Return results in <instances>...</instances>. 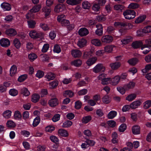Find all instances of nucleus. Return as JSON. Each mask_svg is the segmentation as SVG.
Listing matches in <instances>:
<instances>
[{"label":"nucleus","instance_id":"30","mask_svg":"<svg viewBox=\"0 0 151 151\" xmlns=\"http://www.w3.org/2000/svg\"><path fill=\"white\" fill-rule=\"evenodd\" d=\"M132 37L130 36H129L124 39L121 40V42L123 44H127L132 41Z\"/></svg>","mask_w":151,"mask_h":151},{"label":"nucleus","instance_id":"40","mask_svg":"<svg viewBox=\"0 0 151 151\" xmlns=\"http://www.w3.org/2000/svg\"><path fill=\"white\" fill-rule=\"evenodd\" d=\"M40 121V118L39 116H37L34 120L32 125L34 127H35L39 124Z\"/></svg>","mask_w":151,"mask_h":151},{"label":"nucleus","instance_id":"25","mask_svg":"<svg viewBox=\"0 0 151 151\" xmlns=\"http://www.w3.org/2000/svg\"><path fill=\"white\" fill-rule=\"evenodd\" d=\"M40 99V96L38 94L35 93L32 96V101L35 103L38 102Z\"/></svg>","mask_w":151,"mask_h":151},{"label":"nucleus","instance_id":"22","mask_svg":"<svg viewBox=\"0 0 151 151\" xmlns=\"http://www.w3.org/2000/svg\"><path fill=\"white\" fill-rule=\"evenodd\" d=\"M97 59V58L96 57H92L88 59L86 61V63L88 66H90L96 63Z\"/></svg>","mask_w":151,"mask_h":151},{"label":"nucleus","instance_id":"29","mask_svg":"<svg viewBox=\"0 0 151 151\" xmlns=\"http://www.w3.org/2000/svg\"><path fill=\"white\" fill-rule=\"evenodd\" d=\"M82 63V61L79 59L76 60L71 62V65H74L77 67L80 66Z\"/></svg>","mask_w":151,"mask_h":151},{"label":"nucleus","instance_id":"39","mask_svg":"<svg viewBox=\"0 0 151 151\" xmlns=\"http://www.w3.org/2000/svg\"><path fill=\"white\" fill-rule=\"evenodd\" d=\"M72 124V122L70 121H66L64 122L62 125L63 128H68L70 127Z\"/></svg>","mask_w":151,"mask_h":151},{"label":"nucleus","instance_id":"19","mask_svg":"<svg viewBox=\"0 0 151 151\" xmlns=\"http://www.w3.org/2000/svg\"><path fill=\"white\" fill-rule=\"evenodd\" d=\"M58 133L61 136L64 137H67L68 136V131L65 129H60L58 130Z\"/></svg>","mask_w":151,"mask_h":151},{"label":"nucleus","instance_id":"34","mask_svg":"<svg viewBox=\"0 0 151 151\" xmlns=\"http://www.w3.org/2000/svg\"><path fill=\"white\" fill-rule=\"evenodd\" d=\"M28 27L30 28H34L35 27L36 22L33 20H28L27 22Z\"/></svg>","mask_w":151,"mask_h":151},{"label":"nucleus","instance_id":"44","mask_svg":"<svg viewBox=\"0 0 151 151\" xmlns=\"http://www.w3.org/2000/svg\"><path fill=\"white\" fill-rule=\"evenodd\" d=\"M113 49V47L112 45H108L105 46L104 47L105 52H106L108 53L111 52Z\"/></svg>","mask_w":151,"mask_h":151},{"label":"nucleus","instance_id":"12","mask_svg":"<svg viewBox=\"0 0 151 151\" xmlns=\"http://www.w3.org/2000/svg\"><path fill=\"white\" fill-rule=\"evenodd\" d=\"M120 80V77L118 76L114 77L113 78H111L110 83L113 86H115L119 83Z\"/></svg>","mask_w":151,"mask_h":151},{"label":"nucleus","instance_id":"2","mask_svg":"<svg viewBox=\"0 0 151 151\" xmlns=\"http://www.w3.org/2000/svg\"><path fill=\"white\" fill-rule=\"evenodd\" d=\"M136 13L133 10H128L125 11L123 13V15L125 19H131L134 18L135 16Z\"/></svg>","mask_w":151,"mask_h":151},{"label":"nucleus","instance_id":"17","mask_svg":"<svg viewBox=\"0 0 151 151\" xmlns=\"http://www.w3.org/2000/svg\"><path fill=\"white\" fill-rule=\"evenodd\" d=\"M1 6L4 11H9L11 9L10 4L7 3H3L1 4Z\"/></svg>","mask_w":151,"mask_h":151},{"label":"nucleus","instance_id":"52","mask_svg":"<svg viewBox=\"0 0 151 151\" xmlns=\"http://www.w3.org/2000/svg\"><path fill=\"white\" fill-rule=\"evenodd\" d=\"M114 7L115 10L119 12H121L123 9L124 6L122 5H116L114 6Z\"/></svg>","mask_w":151,"mask_h":151},{"label":"nucleus","instance_id":"55","mask_svg":"<svg viewBox=\"0 0 151 151\" xmlns=\"http://www.w3.org/2000/svg\"><path fill=\"white\" fill-rule=\"evenodd\" d=\"M91 54L92 53L90 51L86 52L84 53L83 57L84 58L87 59L91 56Z\"/></svg>","mask_w":151,"mask_h":151},{"label":"nucleus","instance_id":"37","mask_svg":"<svg viewBox=\"0 0 151 151\" xmlns=\"http://www.w3.org/2000/svg\"><path fill=\"white\" fill-rule=\"evenodd\" d=\"M111 78H107L106 77L104 79L102 80L101 83L103 85H107L109 83H110L111 82Z\"/></svg>","mask_w":151,"mask_h":151},{"label":"nucleus","instance_id":"57","mask_svg":"<svg viewBox=\"0 0 151 151\" xmlns=\"http://www.w3.org/2000/svg\"><path fill=\"white\" fill-rule=\"evenodd\" d=\"M14 116L15 119H19L22 117V115L18 111H16L15 112Z\"/></svg>","mask_w":151,"mask_h":151},{"label":"nucleus","instance_id":"41","mask_svg":"<svg viewBox=\"0 0 151 151\" xmlns=\"http://www.w3.org/2000/svg\"><path fill=\"white\" fill-rule=\"evenodd\" d=\"M136 96L137 95L135 94H131L126 97V99L129 101H132L136 98Z\"/></svg>","mask_w":151,"mask_h":151},{"label":"nucleus","instance_id":"4","mask_svg":"<svg viewBox=\"0 0 151 151\" xmlns=\"http://www.w3.org/2000/svg\"><path fill=\"white\" fill-rule=\"evenodd\" d=\"M105 70V68L101 63L97 64L93 69V71L95 73H97L101 71L104 72Z\"/></svg>","mask_w":151,"mask_h":151},{"label":"nucleus","instance_id":"49","mask_svg":"<svg viewBox=\"0 0 151 151\" xmlns=\"http://www.w3.org/2000/svg\"><path fill=\"white\" fill-rule=\"evenodd\" d=\"M6 125L8 127L12 128L16 126L15 123L12 121L9 120L6 123Z\"/></svg>","mask_w":151,"mask_h":151},{"label":"nucleus","instance_id":"59","mask_svg":"<svg viewBox=\"0 0 151 151\" xmlns=\"http://www.w3.org/2000/svg\"><path fill=\"white\" fill-rule=\"evenodd\" d=\"M44 75V73L43 71L40 70H38L37 72V73L36 74V76L39 78H40L42 77Z\"/></svg>","mask_w":151,"mask_h":151},{"label":"nucleus","instance_id":"20","mask_svg":"<svg viewBox=\"0 0 151 151\" xmlns=\"http://www.w3.org/2000/svg\"><path fill=\"white\" fill-rule=\"evenodd\" d=\"M81 1L82 0H67L66 2L68 4L74 5L80 3Z\"/></svg>","mask_w":151,"mask_h":151},{"label":"nucleus","instance_id":"53","mask_svg":"<svg viewBox=\"0 0 151 151\" xmlns=\"http://www.w3.org/2000/svg\"><path fill=\"white\" fill-rule=\"evenodd\" d=\"M40 26L45 31L48 30L50 29V28L45 23H41L40 24Z\"/></svg>","mask_w":151,"mask_h":151},{"label":"nucleus","instance_id":"61","mask_svg":"<svg viewBox=\"0 0 151 151\" xmlns=\"http://www.w3.org/2000/svg\"><path fill=\"white\" fill-rule=\"evenodd\" d=\"M107 124L110 127H115L116 125V122L112 120L108 121Z\"/></svg>","mask_w":151,"mask_h":151},{"label":"nucleus","instance_id":"28","mask_svg":"<svg viewBox=\"0 0 151 151\" xmlns=\"http://www.w3.org/2000/svg\"><path fill=\"white\" fill-rule=\"evenodd\" d=\"M91 43L96 46H100L101 45L102 43L99 39H93L91 40Z\"/></svg>","mask_w":151,"mask_h":151},{"label":"nucleus","instance_id":"45","mask_svg":"<svg viewBox=\"0 0 151 151\" xmlns=\"http://www.w3.org/2000/svg\"><path fill=\"white\" fill-rule=\"evenodd\" d=\"M41 6L39 5H37L34 6L30 10V12H36L39 11L41 8Z\"/></svg>","mask_w":151,"mask_h":151},{"label":"nucleus","instance_id":"9","mask_svg":"<svg viewBox=\"0 0 151 151\" xmlns=\"http://www.w3.org/2000/svg\"><path fill=\"white\" fill-rule=\"evenodd\" d=\"M1 45L4 47H6L9 46L10 45V42L9 40L6 38H2L0 40Z\"/></svg>","mask_w":151,"mask_h":151},{"label":"nucleus","instance_id":"36","mask_svg":"<svg viewBox=\"0 0 151 151\" xmlns=\"http://www.w3.org/2000/svg\"><path fill=\"white\" fill-rule=\"evenodd\" d=\"M146 18V16L145 15H143L140 16L135 20V22L136 23H141L144 21Z\"/></svg>","mask_w":151,"mask_h":151},{"label":"nucleus","instance_id":"46","mask_svg":"<svg viewBox=\"0 0 151 151\" xmlns=\"http://www.w3.org/2000/svg\"><path fill=\"white\" fill-rule=\"evenodd\" d=\"M139 5L135 3H131L129 6L128 7L132 9H135L139 8Z\"/></svg>","mask_w":151,"mask_h":151},{"label":"nucleus","instance_id":"26","mask_svg":"<svg viewBox=\"0 0 151 151\" xmlns=\"http://www.w3.org/2000/svg\"><path fill=\"white\" fill-rule=\"evenodd\" d=\"M74 93L73 92L70 90H67L63 92V95L66 97H72L73 96Z\"/></svg>","mask_w":151,"mask_h":151},{"label":"nucleus","instance_id":"16","mask_svg":"<svg viewBox=\"0 0 151 151\" xmlns=\"http://www.w3.org/2000/svg\"><path fill=\"white\" fill-rule=\"evenodd\" d=\"M121 65L120 63L119 62L111 63L110 64V66L112 70H115L119 68Z\"/></svg>","mask_w":151,"mask_h":151},{"label":"nucleus","instance_id":"58","mask_svg":"<svg viewBox=\"0 0 151 151\" xmlns=\"http://www.w3.org/2000/svg\"><path fill=\"white\" fill-rule=\"evenodd\" d=\"M28 58L30 60L32 61L37 58V56L35 54L32 53L29 55Z\"/></svg>","mask_w":151,"mask_h":151},{"label":"nucleus","instance_id":"15","mask_svg":"<svg viewBox=\"0 0 151 151\" xmlns=\"http://www.w3.org/2000/svg\"><path fill=\"white\" fill-rule=\"evenodd\" d=\"M49 105L51 107H54L57 105L58 101L56 98H53L50 100L48 102Z\"/></svg>","mask_w":151,"mask_h":151},{"label":"nucleus","instance_id":"18","mask_svg":"<svg viewBox=\"0 0 151 151\" xmlns=\"http://www.w3.org/2000/svg\"><path fill=\"white\" fill-rule=\"evenodd\" d=\"M132 133L134 134H139L140 133V127L138 125L133 127L132 128Z\"/></svg>","mask_w":151,"mask_h":151},{"label":"nucleus","instance_id":"27","mask_svg":"<svg viewBox=\"0 0 151 151\" xmlns=\"http://www.w3.org/2000/svg\"><path fill=\"white\" fill-rule=\"evenodd\" d=\"M142 71L144 73H146L149 72L151 73V64L146 65L145 68L142 70Z\"/></svg>","mask_w":151,"mask_h":151},{"label":"nucleus","instance_id":"31","mask_svg":"<svg viewBox=\"0 0 151 151\" xmlns=\"http://www.w3.org/2000/svg\"><path fill=\"white\" fill-rule=\"evenodd\" d=\"M138 60L136 58H133L129 60L127 62L130 65L134 66L137 63Z\"/></svg>","mask_w":151,"mask_h":151},{"label":"nucleus","instance_id":"42","mask_svg":"<svg viewBox=\"0 0 151 151\" xmlns=\"http://www.w3.org/2000/svg\"><path fill=\"white\" fill-rule=\"evenodd\" d=\"M11 113V111L9 110H6L3 113V116L5 118L8 119L10 117Z\"/></svg>","mask_w":151,"mask_h":151},{"label":"nucleus","instance_id":"6","mask_svg":"<svg viewBox=\"0 0 151 151\" xmlns=\"http://www.w3.org/2000/svg\"><path fill=\"white\" fill-rule=\"evenodd\" d=\"M65 8V5L64 4H58L55 6L54 11L57 13H58L64 10Z\"/></svg>","mask_w":151,"mask_h":151},{"label":"nucleus","instance_id":"14","mask_svg":"<svg viewBox=\"0 0 151 151\" xmlns=\"http://www.w3.org/2000/svg\"><path fill=\"white\" fill-rule=\"evenodd\" d=\"M6 34L10 36H14L17 34V32L13 29H8L5 31Z\"/></svg>","mask_w":151,"mask_h":151},{"label":"nucleus","instance_id":"43","mask_svg":"<svg viewBox=\"0 0 151 151\" xmlns=\"http://www.w3.org/2000/svg\"><path fill=\"white\" fill-rule=\"evenodd\" d=\"M91 6L90 4L87 1L83 2L82 3L83 8L85 9H88Z\"/></svg>","mask_w":151,"mask_h":151},{"label":"nucleus","instance_id":"47","mask_svg":"<svg viewBox=\"0 0 151 151\" xmlns=\"http://www.w3.org/2000/svg\"><path fill=\"white\" fill-rule=\"evenodd\" d=\"M91 119V116H88L84 117L82 119V122L83 123L86 124L89 122Z\"/></svg>","mask_w":151,"mask_h":151},{"label":"nucleus","instance_id":"48","mask_svg":"<svg viewBox=\"0 0 151 151\" xmlns=\"http://www.w3.org/2000/svg\"><path fill=\"white\" fill-rule=\"evenodd\" d=\"M50 139L53 142L58 144L59 143V139L57 137L55 136H51L50 137Z\"/></svg>","mask_w":151,"mask_h":151},{"label":"nucleus","instance_id":"7","mask_svg":"<svg viewBox=\"0 0 151 151\" xmlns=\"http://www.w3.org/2000/svg\"><path fill=\"white\" fill-rule=\"evenodd\" d=\"M97 29L95 31V33L97 35L101 36L103 34V27L101 24H98L96 25Z\"/></svg>","mask_w":151,"mask_h":151},{"label":"nucleus","instance_id":"5","mask_svg":"<svg viewBox=\"0 0 151 151\" xmlns=\"http://www.w3.org/2000/svg\"><path fill=\"white\" fill-rule=\"evenodd\" d=\"M113 37L110 35H105L103 36L101 38V41L102 42L105 43H109L113 40Z\"/></svg>","mask_w":151,"mask_h":151},{"label":"nucleus","instance_id":"54","mask_svg":"<svg viewBox=\"0 0 151 151\" xmlns=\"http://www.w3.org/2000/svg\"><path fill=\"white\" fill-rule=\"evenodd\" d=\"M126 125L125 124H122L119 127V130L120 132H124L126 129Z\"/></svg>","mask_w":151,"mask_h":151},{"label":"nucleus","instance_id":"23","mask_svg":"<svg viewBox=\"0 0 151 151\" xmlns=\"http://www.w3.org/2000/svg\"><path fill=\"white\" fill-rule=\"evenodd\" d=\"M86 40L82 38L79 39L77 43V45L80 47H82L86 45Z\"/></svg>","mask_w":151,"mask_h":151},{"label":"nucleus","instance_id":"35","mask_svg":"<svg viewBox=\"0 0 151 151\" xmlns=\"http://www.w3.org/2000/svg\"><path fill=\"white\" fill-rule=\"evenodd\" d=\"M55 77V75L52 73H49L45 76V77L48 81L53 80Z\"/></svg>","mask_w":151,"mask_h":151},{"label":"nucleus","instance_id":"50","mask_svg":"<svg viewBox=\"0 0 151 151\" xmlns=\"http://www.w3.org/2000/svg\"><path fill=\"white\" fill-rule=\"evenodd\" d=\"M151 106V101L148 100L144 103V108L145 109H147Z\"/></svg>","mask_w":151,"mask_h":151},{"label":"nucleus","instance_id":"3","mask_svg":"<svg viewBox=\"0 0 151 151\" xmlns=\"http://www.w3.org/2000/svg\"><path fill=\"white\" fill-rule=\"evenodd\" d=\"M114 26L117 27H126V26H128L130 28L132 27V25L131 24H129L125 21L123 22H116L114 24Z\"/></svg>","mask_w":151,"mask_h":151},{"label":"nucleus","instance_id":"63","mask_svg":"<svg viewBox=\"0 0 151 151\" xmlns=\"http://www.w3.org/2000/svg\"><path fill=\"white\" fill-rule=\"evenodd\" d=\"M96 20L99 22H102L106 20L105 17L104 15H101L96 17Z\"/></svg>","mask_w":151,"mask_h":151},{"label":"nucleus","instance_id":"10","mask_svg":"<svg viewBox=\"0 0 151 151\" xmlns=\"http://www.w3.org/2000/svg\"><path fill=\"white\" fill-rule=\"evenodd\" d=\"M142 103V101L140 100L135 101L130 104V107L133 109H136L141 105Z\"/></svg>","mask_w":151,"mask_h":151},{"label":"nucleus","instance_id":"24","mask_svg":"<svg viewBox=\"0 0 151 151\" xmlns=\"http://www.w3.org/2000/svg\"><path fill=\"white\" fill-rule=\"evenodd\" d=\"M135 86V83L133 82H130L127 84L125 85L124 86L126 90H129L133 88Z\"/></svg>","mask_w":151,"mask_h":151},{"label":"nucleus","instance_id":"11","mask_svg":"<svg viewBox=\"0 0 151 151\" xmlns=\"http://www.w3.org/2000/svg\"><path fill=\"white\" fill-rule=\"evenodd\" d=\"M79 35L81 36H85L89 33L88 30L85 27L81 28L78 31Z\"/></svg>","mask_w":151,"mask_h":151},{"label":"nucleus","instance_id":"33","mask_svg":"<svg viewBox=\"0 0 151 151\" xmlns=\"http://www.w3.org/2000/svg\"><path fill=\"white\" fill-rule=\"evenodd\" d=\"M42 10L45 12V15L47 16L51 12L50 8V6H45L42 8Z\"/></svg>","mask_w":151,"mask_h":151},{"label":"nucleus","instance_id":"60","mask_svg":"<svg viewBox=\"0 0 151 151\" xmlns=\"http://www.w3.org/2000/svg\"><path fill=\"white\" fill-rule=\"evenodd\" d=\"M144 33H147L151 32V26H147L145 27L143 29Z\"/></svg>","mask_w":151,"mask_h":151},{"label":"nucleus","instance_id":"38","mask_svg":"<svg viewBox=\"0 0 151 151\" xmlns=\"http://www.w3.org/2000/svg\"><path fill=\"white\" fill-rule=\"evenodd\" d=\"M116 111H111L108 114V118L109 119H112L116 115Z\"/></svg>","mask_w":151,"mask_h":151},{"label":"nucleus","instance_id":"56","mask_svg":"<svg viewBox=\"0 0 151 151\" xmlns=\"http://www.w3.org/2000/svg\"><path fill=\"white\" fill-rule=\"evenodd\" d=\"M18 92L16 90L12 89L10 90L9 91V94L13 96H15L17 95L18 94Z\"/></svg>","mask_w":151,"mask_h":151},{"label":"nucleus","instance_id":"13","mask_svg":"<svg viewBox=\"0 0 151 151\" xmlns=\"http://www.w3.org/2000/svg\"><path fill=\"white\" fill-rule=\"evenodd\" d=\"M71 54L73 57L74 58H79L82 55L81 52L77 49L73 50L71 51Z\"/></svg>","mask_w":151,"mask_h":151},{"label":"nucleus","instance_id":"64","mask_svg":"<svg viewBox=\"0 0 151 151\" xmlns=\"http://www.w3.org/2000/svg\"><path fill=\"white\" fill-rule=\"evenodd\" d=\"M102 101L103 102L106 104H108L110 102L109 97L108 95L104 96L102 98Z\"/></svg>","mask_w":151,"mask_h":151},{"label":"nucleus","instance_id":"1","mask_svg":"<svg viewBox=\"0 0 151 151\" xmlns=\"http://www.w3.org/2000/svg\"><path fill=\"white\" fill-rule=\"evenodd\" d=\"M145 42L146 44L143 45L141 49L142 50L143 53L146 55L151 50L150 47H151V45L150 44H151V38L146 39Z\"/></svg>","mask_w":151,"mask_h":151},{"label":"nucleus","instance_id":"8","mask_svg":"<svg viewBox=\"0 0 151 151\" xmlns=\"http://www.w3.org/2000/svg\"><path fill=\"white\" fill-rule=\"evenodd\" d=\"M143 45V43L142 40L136 41L133 42L132 44V46L134 49H137L141 47Z\"/></svg>","mask_w":151,"mask_h":151},{"label":"nucleus","instance_id":"62","mask_svg":"<svg viewBox=\"0 0 151 151\" xmlns=\"http://www.w3.org/2000/svg\"><path fill=\"white\" fill-rule=\"evenodd\" d=\"M58 84V81H52L49 83V85L50 86V88L52 89L56 87Z\"/></svg>","mask_w":151,"mask_h":151},{"label":"nucleus","instance_id":"32","mask_svg":"<svg viewBox=\"0 0 151 151\" xmlns=\"http://www.w3.org/2000/svg\"><path fill=\"white\" fill-rule=\"evenodd\" d=\"M21 93L26 96H28L30 94L29 91L26 88H23L21 89Z\"/></svg>","mask_w":151,"mask_h":151},{"label":"nucleus","instance_id":"51","mask_svg":"<svg viewBox=\"0 0 151 151\" xmlns=\"http://www.w3.org/2000/svg\"><path fill=\"white\" fill-rule=\"evenodd\" d=\"M14 44L16 48L18 49L21 46V43L17 39H15L14 41Z\"/></svg>","mask_w":151,"mask_h":151},{"label":"nucleus","instance_id":"21","mask_svg":"<svg viewBox=\"0 0 151 151\" xmlns=\"http://www.w3.org/2000/svg\"><path fill=\"white\" fill-rule=\"evenodd\" d=\"M17 72V67L15 65H13L11 68L10 70V75L11 76H12Z\"/></svg>","mask_w":151,"mask_h":151}]
</instances>
